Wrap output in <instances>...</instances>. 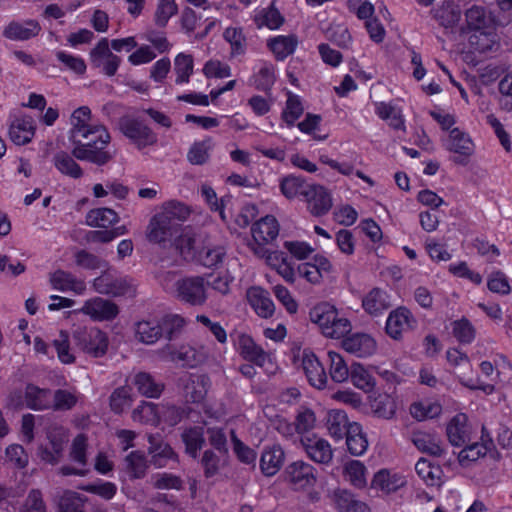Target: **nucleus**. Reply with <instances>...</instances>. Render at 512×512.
<instances>
[{
    "mask_svg": "<svg viewBox=\"0 0 512 512\" xmlns=\"http://www.w3.org/2000/svg\"><path fill=\"white\" fill-rule=\"evenodd\" d=\"M181 437L185 445L186 453L196 458L204 444L203 427L195 426L186 428Z\"/></svg>",
    "mask_w": 512,
    "mask_h": 512,
    "instance_id": "nucleus-55",
    "label": "nucleus"
},
{
    "mask_svg": "<svg viewBox=\"0 0 512 512\" xmlns=\"http://www.w3.org/2000/svg\"><path fill=\"white\" fill-rule=\"evenodd\" d=\"M349 424L347 414L343 410L332 409L327 412L325 426L328 434L335 441L343 438Z\"/></svg>",
    "mask_w": 512,
    "mask_h": 512,
    "instance_id": "nucleus-46",
    "label": "nucleus"
},
{
    "mask_svg": "<svg viewBox=\"0 0 512 512\" xmlns=\"http://www.w3.org/2000/svg\"><path fill=\"white\" fill-rule=\"evenodd\" d=\"M67 441V434L64 429L56 428L48 434V444L40 447L39 457L50 464L58 462L63 451V445Z\"/></svg>",
    "mask_w": 512,
    "mask_h": 512,
    "instance_id": "nucleus-28",
    "label": "nucleus"
},
{
    "mask_svg": "<svg viewBox=\"0 0 512 512\" xmlns=\"http://www.w3.org/2000/svg\"><path fill=\"white\" fill-rule=\"evenodd\" d=\"M418 476L428 486H440L442 484L443 471L439 465L433 464L430 460L421 458L415 465Z\"/></svg>",
    "mask_w": 512,
    "mask_h": 512,
    "instance_id": "nucleus-47",
    "label": "nucleus"
},
{
    "mask_svg": "<svg viewBox=\"0 0 512 512\" xmlns=\"http://www.w3.org/2000/svg\"><path fill=\"white\" fill-rule=\"evenodd\" d=\"M304 198L307 203V209L313 216H323L333 206L330 191L319 184H310Z\"/></svg>",
    "mask_w": 512,
    "mask_h": 512,
    "instance_id": "nucleus-17",
    "label": "nucleus"
},
{
    "mask_svg": "<svg viewBox=\"0 0 512 512\" xmlns=\"http://www.w3.org/2000/svg\"><path fill=\"white\" fill-rule=\"evenodd\" d=\"M246 299L254 310V312L261 318H271L275 313V304L273 303L270 294L267 290L260 286H252L246 291Z\"/></svg>",
    "mask_w": 512,
    "mask_h": 512,
    "instance_id": "nucleus-24",
    "label": "nucleus"
},
{
    "mask_svg": "<svg viewBox=\"0 0 512 512\" xmlns=\"http://www.w3.org/2000/svg\"><path fill=\"white\" fill-rule=\"evenodd\" d=\"M371 411L374 416L391 420L397 412L396 398L388 393L372 394L368 397Z\"/></svg>",
    "mask_w": 512,
    "mask_h": 512,
    "instance_id": "nucleus-31",
    "label": "nucleus"
},
{
    "mask_svg": "<svg viewBox=\"0 0 512 512\" xmlns=\"http://www.w3.org/2000/svg\"><path fill=\"white\" fill-rule=\"evenodd\" d=\"M149 442V452L154 465L163 467L167 465L170 460H176V454L168 444L156 442L155 438L152 436L149 437Z\"/></svg>",
    "mask_w": 512,
    "mask_h": 512,
    "instance_id": "nucleus-59",
    "label": "nucleus"
},
{
    "mask_svg": "<svg viewBox=\"0 0 512 512\" xmlns=\"http://www.w3.org/2000/svg\"><path fill=\"white\" fill-rule=\"evenodd\" d=\"M341 347L357 358H368L377 352L378 343L370 333L355 332L342 339Z\"/></svg>",
    "mask_w": 512,
    "mask_h": 512,
    "instance_id": "nucleus-12",
    "label": "nucleus"
},
{
    "mask_svg": "<svg viewBox=\"0 0 512 512\" xmlns=\"http://www.w3.org/2000/svg\"><path fill=\"white\" fill-rule=\"evenodd\" d=\"M346 444L348 451L354 456L363 455L368 449V440L362 426L357 422L348 425L346 431Z\"/></svg>",
    "mask_w": 512,
    "mask_h": 512,
    "instance_id": "nucleus-39",
    "label": "nucleus"
},
{
    "mask_svg": "<svg viewBox=\"0 0 512 512\" xmlns=\"http://www.w3.org/2000/svg\"><path fill=\"white\" fill-rule=\"evenodd\" d=\"M447 437L452 445L460 446L469 438L470 428L465 414L455 415L447 424Z\"/></svg>",
    "mask_w": 512,
    "mask_h": 512,
    "instance_id": "nucleus-41",
    "label": "nucleus"
},
{
    "mask_svg": "<svg viewBox=\"0 0 512 512\" xmlns=\"http://www.w3.org/2000/svg\"><path fill=\"white\" fill-rule=\"evenodd\" d=\"M310 321L329 339H343L352 330L351 321L329 302L315 305L309 312Z\"/></svg>",
    "mask_w": 512,
    "mask_h": 512,
    "instance_id": "nucleus-3",
    "label": "nucleus"
},
{
    "mask_svg": "<svg viewBox=\"0 0 512 512\" xmlns=\"http://www.w3.org/2000/svg\"><path fill=\"white\" fill-rule=\"evenodd\" d=\"M301 367L310 385L323 389L327 384V373L314 352L304 350L301 354Z\"/></svg>",
    "mask_w": 512,
    "mask_h": 512,
    "instance_id": "nucleus-20",
    "label": "nucleus"
},
{
    "mask_svg": "<svg viewBox=\"0 0 512 512\" xmlns=\"http://www.w3.org/2000/svg\"><path fill=\"white\" fill-rule=\"evenodd\" d=\"M450 330L453 337L461 344L471 343L476 336V330L467 318L452 321Z\"/></svg>",
    "mask_w": 512,
    "mask_h": 512,
    "instance_id": "nucleus-60",
    "label": "nucleus"
},
{
    "mask_svg": "<svg viewBox=\"0 0 512 512\" xmlns=\"http://www.w3.org/2000/svg\"><path fill=\"white\" fill-rule=\"evenodd\" d=\"M506 368H510V364L503 356H499L497 360L492 363L491 361H482L479 365L481 375L491 381L503 382L501 375Z\"/></svg>",
    "mask_w": 512,
    "mask_h": 512,
    "instance_id": "nucleus-64",
    "label": "nucleus"
},
{
    "mask_svg": "<svg viewBox=\"0 0 512 512\" xmlns=\"http://www.w3.org/2000/svg\"><path fill=\"white\" fill-rule=\"evenodd\" d=\"M255 256L264 259L266 265L275 270L286 282L295 281L294 265L284 252L266 249L264 255Z\"/></svg>",
    "mask_w": 512,
    "mask_h": 512,
    "instance_id": "nucleus-22",
    "label": "nucleus"
},
{
    "mask_svg": "<svg viewBox=\"0 0 512 512\" xmlns=\"http://www.w3.org/2000/svg\"><path fill=\"white\" fill-rule=\"evenodd\" d=\"M86 438L83 435H78L72 443L70 452L71 460L78 465V467H63L61 472L63 475H80L83 476L87 473L86 467Z\"/></svg>",
    "mask_w": 512,
    "mask_h": 512,
    "instance_id": "nucleus-35",
    "label": "nucleus"
},
{
    "mask_svg": "<svg viewBox=\"0 0 512 512\" xmlns=\"http://www.w3.org/2000/svg\"><path fill=\"white\" fill-rule=\"evenodd\" d=\"M129 189L118 180L107 181L105 184L96 183L92 187V194L100 199L111 194L114 198L123 200L128 196Z\"/></svg>",
    "mask_w": 512,
    "mask_h": 512,
    "instance_id": "nucleus-54",
    "label": "nucleus"
},
{
    "mask_svg": "<svg viewBox=\"0 0 512 512\" xmlns=\"http://www.w3.org/2000/svg\"><path fill=\"white\" fill-rule=\"evenodd\" d=\"M375 113L381 118L388 122V124L394 129H404V118L402 110L386 102L375 103Z\"/></svg>",
    "mask_w": 512,
    "mask_h": 512,
    "instance_id": "nucleus-53",
    "label": "nucleus"
},
{
    "mask_svg": "<svg viewBox=\"0 0 512 512\" xmlns=\"http://www.w3.org/2000/svg\"><path fill=\"white\" fill-rule=\"evenodd\" d=\"M285 454L280 445H271L264 448L260 458V468L266 476L275 475L282 467Z\"/></svg>",
    "mask_w": 512,
    "mask_h": 512,
    "instance_id": "nucleus-33",
    "label": "nucleus"
},
{
    "mask_svg": "<svg viewBox=\"0 0 512 512\" xmlns=\"http://www.w3.org/2000/svg\"><path fill=\"white\" fill-rule=\"evenodd\" d=\"M443 146L454 155L458 164H466L475 152V144L471 136L458 127L451 129L443 139Z\"/></svg>",
    "mask_w": 512,
    "mask_h": 512,
    "instance_id": "nucleus-7",
    "label": "nucleus"
},
{
    "mask_svg": "<svg viewBox=\"0 0 512 512\" xmlns=\"http://www.w3.org/2000/svg\"><path fill=\"white\" fill-rule=\"evenodd\" d=\"M286 481L296 491H308L317 482L316 469L309 463L298 460L285 469Z\"/></svg>",
    "mask_w": 512,
    "mask_h": 512,
    "instance_id": "nucleus-11",
    "label": "nucleus"
},
{
    "mask_svg": "<svg viewBox=\"0 0 512 512\" xmlns=\"http://www.w3.org/2000/svg\"><path fill=\"white\" fill-rule=\"evenodd\" d=\"M194 60L192 55L187 53H179L174 59V73L176 75L175 82L183 85L189 82L193 73Z\"/></svg>",
    "mask_w": 512,
    "mask_h": 512,
    "instance_id": "nucleus-57",
    "label": "nucleus"
},
{
    "mask_svg": "<svg viewBox=\"0 0 512 512\" xmlns=\"http://www.w3.org/2000/svg\"><path fill=\"white\" fill-rule=\"evenodd\" d=\"M237 347L240 354L246 360L251 361L260 367H266L267 370H269L267 366H273L271 355L258 346L249 335H240L238 337Z\"/></svg>",
    "mask_w": 512,
    "mask_h": 512,
    "instance_id": "nucleus-23",
    "label": "nucleus"
},
{
    "mask_svg": "<svg viewBox=\"0 0 512 512\" xmlns=\"http://www.w3.org/2000/svg\"><path fill=\"white\" fill-rule=\"evenodd\" d=\"M49 282L53 289L60 292H72L75 295H83L87 289L86 283L83 280L63 270L51 273Z\"/></svg>",
    "mask_w": 512,
    "mask_h": 512,
    "instance_id": "nucleus-29",
    "label": "nucleus"
},
{
    "mask_svg": "<svg viewBox=\"0 0 512 512\" xmlns=\"http://www.w3.org/2000/svg\"><path fill=\"white\" fill-rule=\"evenodd\" d=\"M55 168L63 175L78 179L82 177L83 170L72 156L65 152L57 153L53 158Z\"/></svg>",
    "mask_w": 512,
    "mask_h": 512,
    "instance_id": "nucleus-56",
    "label": "nucleus"
},
{
    "mask_svg": "<svg viewBox=\"0 0 512 512\" xmlns=\"http://www.w3.org/2000/svg\"><path fill=\"white\" fill-rule=\"evenodd\" d=\"M250 232L248 248L254 255H264L267 246L278 237L279 223L274 216L266 215L252 224Z\"/></svg>",
    "mask_w": 512,
    "mask_h": 512,
    "instance_id": "nucleus-5",
    "label": "nucleus"
},
{
    "mask_svg": "<svg viewBox=\"0 0 512 512\" xmlns=\"http://www.w3.org/2000/svg\"><path fill=\"white\" fill-rule=\"evenodd\" d=\"M72 155L78 160L103 165L111 158L105 150L110 142L107 129L95 121L88 106L76 108L70 115Z\"/></svg>",
    "mask_w": 512,
    "mask_h": 512,
    "instance_id": "nucleus-1",
    "label": "nucleus"
},
{
    "mask_svg": "<svg viewBox=\"0 0 512 512\" xmlns=\"http://www.w3.org/2000/svg\"><path fill=\"white\" fill-rule=\"evenodd\" d=\"M326 365L328 374L333 382L341 384L349 380L351 366H348L341 353L334 350H328Z\"/></svg>",
    "mask_w": 512,
    "mask_h": 512,
    "instance_id": "nucleus-34",
    "label": "nucleus"
},
{
    "mask_svg": "<svg viewBox=\"0 0 512 512\" xmlns=\"http://www.w3.org/2000/svg\"><path fill=\"white\" fill-rule=\"evenodd\" d=\"M91 66L105 76H114L121 64V58L114 54L106 38H102L89 52Z\"/></svg>",
    "mask_w": 512,
    "mask_h": 512,
    "instance_id": "nucleus-8",
    "label": "nucleus"
},
{
    "mask_svg": "<svg viewBox=\"0 0 512 512\" xmlns=\"http://www.w3.org/2000/svg\"><path fill=\"white\" fill-rule=\"evenodd\" d=\"M119 221L116 211L107 207L93 208L86 214L85 222L90 227L107 229Z\"/></svg>",
    "mask_w": 512,
    "mask_h": 512,
    "instance_id": "nucleus-44",
    "label": "nucleus"
},
{
    "mask_svg": "<svg viewBox=\"0 0 512 512\" xmlns=\"http://www.w3.org/2000/svg\"><path fill=\"white\" fill-rule=\"evenodd\" d=\"M76 312L88 316L92 321L104 322L115 319L119 314V308L110 300L93 297L86 300Z\"/></svg>",
    "mask_w": 512,
    "mask_h": 512,
    "instance_id": "nucleus-15",
    "label": "nucleus"
},
{
    "mask_svg": "<svg viewBox=\"0 0 512 512\" xmlns=\"http://www.w3.org/2000/svg\"><path fill=\"white\" fill-rule=\"evenodd\" d=\"M409 413L417 421H426L438 417L442 413V405L436 399L424 398L414 401Z\"/></svg>",
    "mask_w": 512,
    "mask_h": 512,
    "instance_id": "nucleus-36",
    "label": "nucleus"
},
{
    "mask_svg": "<svg viewBox=\"0 0 512 512\" xmlns=\"http://www.w3.org/2000/svg\"><path fill=\"white\" fill-rule=\"evenodd\" d=\"M177 297L191 305L200 306L207 300L204 278L200 276L186 277L176 282Z\"/></svg>",
    "mask_w": 512,
    "mask_h": 512,
    "instance_id": "nucleus-13",
    "label": "nucleus"
},
{
    "mask_svg": "<svg viewBox=\"0 0 512 512\" xmlns=\"http://www.w3.org/2000/svg\"><path fill=\"white\" fill-rule=\"evenodd\" d=\"M163 335V327L159 317L149 316L134 324V336L137 341L146 345L156 343Z\"/></svg>",
    "mask_w": 512,
    "mask_h": 512,
    "instance_id": "nucleus-25",
    "label": "nucleus"
},
{
    "mask_svg": "<svg viewBox=\"0 0 512 512\" xmlns=\"http://www.w3.org/2000/svg\"><path fill=\"white\" fill-rule=\"evenodd\" d=\"M277 80V69L274 64L261 61L253 69L251 83L262 91L270 90Z\"/></svg>",
    "mask_w": 512,
    "mask_h": 512,
    "instance_id": "nucleus-32",
    "label": "nucleus"
},
{
    "mask_svg": "<svg viewBox=\"0 0 512 512\" xmlns=\"http://www.w3.org/2000/svg\"><path fill=\"white\" fill-rule=\"evenodd\" d=\"M36 129V121L32 116L19 115L11 120L8 136L15 145H26L34 138Z\"/></svg>",
    "mask_w": 512,
    "mask_h": 512,
    "instance_id": "nucleus-19",
    "label": "nucleus"
},
{
    "mask_svg": "<svg viewBox=\"0 0 512 512\" xmlns=\"http://www.w3.org/2000/svg\"><path fill=\"white\" fill-rule=\"evenodd\" d=\"M493 446L492 440L488 435H482L481 442H476L466 446L458 454L459 463L462 466H469L479 458L485 456Z\"/></svg>",
    "mask_w": 512,
    "mask_h": 512,
    "instance_id": "nucleus-40",
    "label": "nucleus"
},
{
    "mask_svg": "<svg viewBox=\"0 0 512 512\" xmlns=\"http://www.w3.org/2000/svg\"><path fill=\"white\" fill-rule=\"evenodd\" d=\"M416 326V319L406 307H398L392 310L387 319L385 330L389 337L394 340L402 338L403 334Z\"/></svg>",
    "mask_w": 512,
    "mask_h": 512,
    "instance_id": "nucleus-16",
    "label": "nucleus"
},
{
    "mask_svg": "<svg viewBox=\"0 0 512 512\" xmlns=\"http://www.w3.org/2000/svg\"><path fill=\"white\" fill-rule=\"evenodd\" d=\"M309 185L302 177L293 174L283 177L279 182L280 191L288 200H293L300 195L305 197Z\"/></svg>",
    "mask_w": 512,
    "mask_h": 512,
    "instance_id": "nucleus-50",
    "label": "nucleus"
},
{
    "mask_svg": "<svg viewBox=\"0 0 512 512\" xmlns=\"http://www.w3.org/2000/svg\"><path fill=\"white\" fill-rule=\"evenodd\" d=\"M349 379L354 387L365 393H371L376 386V379L370 369L359 362L351 364Z\"/></svg>",
    "mask_w": 512,
    "mask_h": 512,
    "instance_id": "nucleus-38",
    "label": "nucleus"
},
{
    "mask_svg": "<svg viewBox=\"0 0 512 512\" xmlns=\"http://www.w3.org/2000/svg\"><path fill=\"white\" fill-rule=\"evenodd\" d=\"M240 266L237 259L227 263V268L220 271L211 282V288L216 292L227 295L231 291V285L235 280V271Z\"/></svg>",
    "mask_w": 512,
    "mask_h": 512,
    "instance_id": "nucleus-49",
    "label": "nucleus"
},
{
    "mask_svg": "<svg viewBox=\"0 0 512 512\" xmlns=\"http://www.w3.org/2000/svg\"><path fill=\"white\" fill-rule=\"evenodd\" d=\"M253 21L258 29L278 30L284 23V17L273 6L254 10Z\"/></svg>",
    "mask_w": 512,
    "mask_h": 512,
    "instance_id": "nucleus-42",
    "label": "nucleus"
},
{
    "mask_svg": "<svg viewBox=\"0 0 512 512\" xmlns=\"http://www.w3.org/2000/svg\"><path fill=\"white\" fill-rule=\"evenodd\" d=\"M465 25L461 28V37L464 47L462 52L467 53V61L470 54H483L496 44V19L492 11L479 4H473L465 10Z\"/></svg>",
    "mask_w": 512,
    "mask_h": 512,
    "instance_id": "nucleus-2",
    "label": "nucleus"
},
{
    "mask_svg": "<svg viewBox=\"0 0 512 512\" xmlns=\"http://www.w3.org/2000/svg\"><path fill=\"white\" fill-rule=\"evenodd\" d=\"M300 442L307 456L312 461L319 464H329L332 461L333 449L326 439L316 434H311L303 436Z\"/></svg>",
    "mask_w": 512,
    "mask_h": 512,
    "instance_id": "nucleus-18",
    "label": "nucleus"
},
{
    "mask_svg": "<svg viewBox=\"0 0 512 512\" xmlns=\"http://www.w3.org/2000/svg\"><path fill=\"white\" fill-rule=\"evenodd\" d=\"M295 430L300 439L303 436L311 435L310 432L316 426V416L314 411L309 408L302 407L298 410L295 421Z\"/></svg>",
    "mask_w": 512,
    "mask_h": 512,
    "instance_id": "nucleus-62",
    "label": "nucleus"
},
{
    "mask_svg": "<svg viewBox=\"0 0 512 512\" xmlns=\"http://www.w3.org/2000/svg\"><path fill=\"white\" fill-rule=\"evenodd\" d=\"M344 479L356 488L367 486V468L359 460H350L343 468Z\"/></svg>",
    "mask_w": 512,
    "mask_h": 512,
    "instance_id": "nucleus-51",
    "label": "nucleus"
},
{
    "mask_svg": "<svg viewBox=\"0 0 512 512\" xmlns=\"http://www.w3.org/2000/svg\"><path fill=\"white\" fill-rule=\"evenodd\" d=\"M204 242V238L201 235L183 229L181 234L174 239L173 247L184 260L195 261Z\"/></svg>",
    "mask_w": 512,
    "mask_h": 512,
    "instance_id": "nucleus-21",
    "label": "nucleus"
},
{
    "mask_svg": "<svg viewBox=\"0 0 512 512\" xmlns=\"http://www.w3.org/2000/svg\"><path fill=\"white\" fill-rule=\"evenodd\" d=\"M389 306L387 293L378 288L372 289L362 299L363 309L372 316L381 315Z\"/></svg>",
    "mask_w": 512,
    "mask_h": 512,
    "instance_id": "nucleus-45",
    "label": "nucleus"
},
{
    "mask_svg": "<svg viewBox=\"0 0 512 512\" xmlns=\"http://www.w3.org/2000/svg\"><path fill=\"white\" fill-rule=\"evenodd\" d=\"M157 213L164 216L165 220L169 221L170 225H174V222H185L190 217L192 210L183 202L177 200H170L164 202Z\"/></svg>",
    "mask_w": 512,
    "mask_h": 512,
    "instance_id": "nucleus-43",
    "label": "nucleus"
},
{
    "mask_svg": "<svg viewBox=\"0 0 512 512\" xmlns=\"http://www.w3.org/2000/svg\"><path fill=\"white\" fill-rule=\"evenodd\" d=\"M174 225H170L164 216L157 212L150 219L146 229V238L149 242L165 247L174 234Z\"/></svg>",
    "mask_w": 512,
    "mask_h": 512,
    "instance_id": "nucleus-26",
    "label": "nucleus"
},
{
    "mask_svg": "<svg viewBox=\"0 0 512 512\" xmlns=\"http://www.w3.org/2000/svg\"><path fill=\"white\" fill-rule=\"evenodd\" d=\"M53 346L57 353V358L62 364L70 365L76 362V355L71 348L67 331L61 330L59 332L58 337L53 341Z\"/></svg>",
    "mask_w": 512,
    "mask_h": 512,
    "instance_id": "nucleus-58",
    "label": "nucleus"
},
{
    "mask_svg": "<svg viewBox=\"0 0 512 512\" xmlns=\"http://www.w3.org/2000/svg\"><path fill=\"white\" fill-rule=\"evenodd\" d=\"M119 129L139 149L156 143V134L137 118L126 116L119 122Z\"/></svg>",
    "mask_w": 512,
    "mask_h": 512,
    "instance_id": "nucleus-10",
    "label": "nucleus"
},
{
    "mask_svg": "<svg viewBox=\"0 0 512 512\" xmlns=\"http://www.w3.org/2000/svg\"><path fill=\"white\" fill-rule=\"evenodd\" d=\"M213 143L210 138L194 142L187 154L188 161L193 165H202L209 159Z\"/></svg>",
    "mask_w": 512,
    "mask_h": 512,
    "instance_id": "nucleus-63",
    "label": "nucleus"
},
{
    "mask_svg": "<svg viewBox=\"0 0 512 512\" xmlns=\"http://www.w3.org/2000/svg\"><path fill=\"white\" fill-rule=\"evenodd\" d=\"M298 43V37L295 34L276 35L269 37L266 41L267 47L278 61H283L293 54Z\"/></svg>",
    "mask_w": 512,
    "mask_h": 512,
    "instance_id": "nucleus-30",
    "label": "nucleus"
},
{
    "mask_svg": "<svg viewBox=\"0 0 512 512\" xmlns=\"http://www.w3.org/2000/svg\"><path fill=\"white\" fill-rule=\"evenodd\" d=\"M9 405L16 409L22 408L24 405L34 410L51 408V392L34 385H28L25 390V401L22 400L20 394L14 393L9 399Z\"/></svg>",
    "mask_w": 512,
    "mask_h": 512,
    "instance_id": "nucleus-14",
    "label": "nucleus"
},
{
    "mask_svg": "<svg viewBox=\"0 0 512 512\" xmlns=\"http://www.w3.org/2000/svg\"><path fill=\"white\" fill-rule=\"evenodd\" d=\"M183 396L192 402H200L207 394L209 379L204 375L189 374L180 379Z\"/></svg>",
    "mask_w": 512,
    "mask_h": 512,
    "instance_id": "nucleus-27",
    "label": "nucleus"
},
{
    "mask_svg": "<svg viewBox=\"0 0 512 512\" xmlns=\"http://www.w3.org/2000/svg\"><path fill=\"white\" fill-rule=\"evenodd\" d=\"M161 355L164 359L183 366L195 367L205 363L210 357V349L205 345L190 346L182 345L178 348H173L167 345L161 350Z\"/></svg>",
    "mask_w": 512,
    "mask_h": 512,
    "instance_id": "nucleus-6",
    "label": "nucleus"
},
{
    "mask_svg": "<svg viewBox=\"0 0 512 512\" xmlns=\"http://www.w3.org/2000/svg\"><path fill=\"white\" fill-rule=\"evenodd\" d=\"M434 17L441 26L452 28L458 24L461 19L460 6L453 1H444L434 11Z\"/></svg>",
    "mask_w": 512,
    "mask_h": 512,
    "instance_id": "nucleus-48",
    "label": "nucleus"
},
{
    "mask_svg": "<svg viewBox=\"0 0 512 512\" xmlns=\"http://www.w3.org/2000/svg\"><path fill=\"white\" fill-rule=\"evenodd\" d=\"M40 30V25L34 20L11 22L5 27L3 35L11 40L23 41L35 37Z\"/></svg>",
    "mask_w": 512,
    "mask_h": 512,
    "instance_id": "nucleus-37",
    "label": "nucleus"
},
{
    "mask_svg": "<svg viewBox=\"0 0 512 512\" xmlns=\"http://www.w3.org/2000/svg\"><path fill=\"white\" fill-rule=\"evenodd\" d=\"M72 336L77 350L86 356L100 358L108 351V335L98 327L77 329L73 332Z\"/></svg>",
    "mask_w": 512,
    "mask_h": 512,
    "instance_id": "nucleus-4",
    "label": "nucleus"
},
{
    "mask_svg": "<svg viewBox=\"0 0 512 512\" xmlns=\"http://www.w3.org/2000/svg\"><path fill=\"white\" fill-rule=\"evenodd\" d=\"M407 483V476L403 472L381 468L374 473L370 487L380 495L389 496L400 491Z\"/></svg>",
    "mask_w": 512,
    "mask_h": 512,
    "instance_id": "nucleus-9",
    "label": "nucleus"
},
{
    "mask_svg": "<svg viewBox=\"0 0 512 512\" xmlns=\"http://www.w3.org/2000/svg\"><path fill=\"white\" fill-rule=\"evenodd\" d=\"M161 405L143 402L133 411V420L141 423L158 425L160 423Z\"/></svg>",
    "mask_w": 512,
    "mask_h": 512,
    "instance_id": "nucleus-61",
    "label": "nucleus"
},
{
    "mask_svg": "<svg viewBox=\"0 0 512 512\" xmlns=\"http://www.w3.org/2000/svg\"><path fill=\"white\" fill-rule=\"evenodd\" d=\"M226 249L220 245L202 246L195 262L206 268H215L224 261Z\"/></svg>",
    "mask_w": 512,
    "mask_h": 512,
    "instance_id": "nucleus-52",
    "label": "nucleus"
}]
</instances>
